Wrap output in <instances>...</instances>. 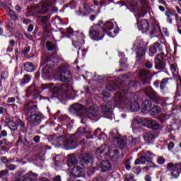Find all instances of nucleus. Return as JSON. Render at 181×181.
<instances>
[{
    "mask_svg": "<svg viewBox=\"0 0 181 181\" xmlns=\"http://www.w3.org/2000/svg\"><path fill=\"white\" fill-rule=\"evenodd\" d=\"M175 148V143L173 141H170L168 145V151H172V149Z\"/></svg>",
    "mask_w": 181,
    "mask_h": 181,
    "instance_id": "nucleus-62",
    "label": "nucleus"
},
{
    "mask_svg": "<svg viewBox=\"0 0 181 181\" xmlns=\"http://www.w3.org/2000/svg\"><path fill=\"white\" fill-rule=\"evenodd\" d=\"M117 145L120 148V149L125 148V146H127V140L121 138L118 139Z\"/></svg>",
    "mask_w": 181,
    "mask_h": 181,
    "instance_id": "nucleus-43",
    "label": "nucleus"
},
{
    "mask_svg": "<svg viewBox=\"0 0 181 181\" xmlns=\"http://www.w3.org/2000/svg\"><path fill=\"white\" fill-rule=\"evenodd\" d=\"M24 68L25 71H28V73H32V71H35V67L33 66V64L30 62H26L24 64Z\"/></svg>",
    "mask_w": 181,
    "mask_h": 181,
    "instance_id": "nucleus-34",
    "label": "nucleus"
},
{
    "mask_svg": "<svg viewBox=\"0 0 181 181\" xmlns=\"http://www.w3.org/2000/svg\"><path fill=\"white\" fill-rule=\"evenodd\" d=\"M6 136H8V132H6V130H2L0 133V139Z\"/></svg>",
    "mask_w": 181,
    "mask_h": 181,
    "instance_id": "nucleus-59",
    "label": "nucleus"
},
{
    "mask_svg": "<svg viewBox=\"0 0 181 181\" xmlns=\"http://www.w3.org/2000/svg\"><path fill=\"white\" fill-rule=\"evenodd\" d=\"M19 181H37V174L30 171L22 177Z\"/></svg>",
    "mask_w": 181,
    "mask_h": 181,
    "instance_id": "nucleus-17",
    "label": "nucleus"
},
{
    "mask_svg": "<svg viewBox=\"0 0 181 181\" xmlns=\"http://www.w3.org/2000/svg\"><path fill=\"white\" fill-rule=\"evenodd\" d=\"M59 78L63 83H69L71 80V73L67 70L66 66H59Z\"/></svg>",
    "mask_w": 181,
    "mask_h": 181,
    "instance_id": "nucleus-5",
    "label": "nucleus"
},
{
    "mask_svg": "<svg viewBox=\"0 0 181 181\" xmlns=\"http://www.w3.org/2000/svg\"><path fill=\"white\" fill-rule=\"evenodd\" d=\"M144 66L146 67V69H152V67H153V64L149 61H147L144 64Z\"/></svg>",
    "mask_w": 181,
    "mask_h": 181,
    "instance_id": "nucleus-60",
    "label": "nucleus"
},
{
    "mask_svg": "<svg viewBox=\"0 0 181 181\" xmlns=\"http://www.w3.org/2000/svg\"><path fill=\"white\" fill-rule=\"evenodd\" d=\"M69 84L64 83L59 86H55L52 89L53 97L58 98H66L67 97V91H69Z\"/></svg>",
    "mask_w": 181,
    "mask_h": 181,
    "instance_id": "nucleus-3",
    "label": "nucleus"
},
{
    "mask_svg": "<svg viewBox=\"0 0 181 181\" xmlns=\"http://www.w3.org/2000/svg\"><path fill=\"white\" fill-rule=\"evenodd\" d=\"M113 101L120 108H127L134 112L141 110V105L136 102V95L134 93L129 92L127 89H122L117 92Z\"/></svg>",
    "mask_w": 181,
    "mask_h": 181,
    "instance_id": "nucleus-1",
    "label": "nucleus"
},
{
    "mask_svg": "<svg viewBox=\"0 0 181 181\" xmlns=\"http://www.w3.org/2000/svg\"><path fill=\"white\" fill-rule=\"evenodd\" d=\"M46 47L47 49V50H55V54L56 53H57V51L56 50V45H54L53 42H50V41H47L46 42Z\"/></svg>",
    "mask_w": 181,
    "mask_h": 181,
    "instance_id": "nucleus-38",
    "label": "nucleus"
},
{
    "mask_svg": "<svg viewBox=\"0 0 181 181\" xmlns=\"http://www.w3.org/2000/svg\"><path fill=\"white\" fill-rule=\"evenodd\" d=\"M33 100H28L25 106H24V108L25 110H28V112H35V111H36V110H37V105H30V104H33Z\"/></svg>",
    "mask_w": 181,
    "mask_h": 181,
    "instance_id": "nucleus-26",
    "label": "nucleus"
},
{
    "mask_svg": "<svg viewBox=\"0 0 181 181\" xmlns=\"http://www.w3.org/2000/svg\"><path fill=\"white\" fill-rule=\"evenodd\" d=\"M41 23L42 25H47L49 23V16H45L41 17Z\"/></svg>",
    "mask_w": 181,
    "mask_h": 181,
    "instance_id": "nucleus-49",
    "label": "nucleus"
},
{
    "mask_svg": "<svg viewBox=\"0 0 181 181\" xmlns=\"http://www.w3.org/2000/svg\"><path fill=\"white\" fill-rule=\"evenodd\" d=\"M167 170L173 171L175 170V163H169L167 164Z\"/></svg>",
    "mask_w": 181,
    "mask_h": 181,
    "instance_id": "nucleus-53",
    "label": "nucleus"
},
{
    "mask_svg": "<svg viewBox=\"0 0 181 181\" xmlns=\"http://www.w3.org/2000/svg\"><path fill=\"white\" fill-rule=\"evenodd\" d=\"M70 112L72 114H76L78 117H83L84 112H86V109L84 106L80 103H74L69 108Z\"/></svg>",
    "mask_w": 181,
    "mask_h": 181,
    "instance_id": "nucleus-7",
    "label": "nucleus"
},
{
    "mask_svg": "<svg viewBox=\"0 0 181 181\" xmlns=\"http://www.w3.org/2000/svg\"><path fill=\"white\" fill-rule=\"evenodd\" d=\"M172 84V78H164L162 79L160 83V90H165L168 86H170Z\"/></svg>",
    "mask_w": 181,
    "mask_h": 181,
    "instance_id": "nucleus-25",
    "label": "nucleus"
},
{
    "mask_svg": "<svg viewBox=\"0 0 181 181\" xmlns=\"http://www.w3.org/2000/svg\"><path fill=\"white\" fill-rule=\"evenodd\" d=\"M71 175L74 177H81V176H83V168L78 166L74 167L71 170Z\"/></svg>",
    "mask_w": 181,
    "mask_h": 181,
    "instance_id": "nucleus-24",
    "label": "nucleus"
},
{
    "mask_svg": "<svg viewBox=\"0 0 181 181\" xmlns=\"http://www.w3.org/2000/svg\"><path fill=\"white\" fill-rule=\"evenodd\" d=\"M6 168H7V169H9V170H15L17 167L13 164H6Z\"/></svg>",
    "mask_w": 181,
    "mask_h": 181,
    "instance_id": "nucleus-61",
    "label": "nucleus"
},
{
    "mask_svg": "<svg viewBox=\"0 0 181 181\" xmlns=\"http://www.w3.org/2000/svg\"><path fill=\"white\" fill-rule=\"evenodd\" d=\"M150 98H151V100L154 101V103H156V104H160V103H162V98H160L159 95H158V93L156 92Z\"/></svg>",
    "mask_w": 181,
    "mask_h": 181,
    "instance_id": "nucleus-39",
    "label": "nucleus"
},
{
    "mask_svg": "<svg viewBox=\"0 0 181 181\" xmlns=\"http://www.w3.org/2000/svg\"><path fill=\"white\" fill-rule=\"evenodd\" d=\"M16 122L17 124V128H19L21 132L26 134V132H28V127H26L25 122L22 121L21 119H16Z\"/></svg>",
    "mask_w": 181,
    "mask_h": 181,
    "instance_id": "nucleus-20",
    "label": "nucleus"
},
{
    "mask_svg": "<svg viewBox=\"0 0 181 181\" xmlns=\"http://www.w3.org/2000/svg\"><path fill=\"white\" fill-rule=\"evenodd\" d=\"M148 12H149V7L147 5H144L142 7L141 11H139L136 16H138V18H144L145 15L148 13Z\"/></svg>",
    "mask_w": 181,
    "mask_h": 181,
    "instance_id": "nucleus-32",
    "label": "nucleus"
},
{
    "mask_svg": "<svg viewBox=\"0 0 181 181\" xmlns=\"http://www.w3.org/2000/svg\"><path fill=\"white\" fill-rule=\"evenodd\" d=\"M51 139L54 144H57L58 145H63L66 142V137L64 136L57 137L56 135H54L51 137Z\"/></svg>",
    "mask_w": 181,
    "mask_h": 181,
    "instance_id": "nucleus-23",
    "label": "nucleus"
},
{
    "mask_svg": "<svg viewBox=\"0 0 181 181\" xmlns=\"http://www.w3.org/2000/svg\"><path fill=\"white\" fill-rule=\"evenodd\" d=\"M151 105L152 102H151V100H144L141 106V112H143L144 114L146 113V111H149V110H151Z\"/></svg>",
    "mask_w": 181,
    "mask_h": 181,
    "instance_id": "nucleus-27",
    "label": "nucleus"
},
{
    "mask_svg": "<svg viewBox=\"0 0 181 181\" xmlns=\"http://www.w3.org/2000/svg\"><path fill=\"white\" fill-rule=\"evenodd\" d=\"M156 92L152 89L151 86H148L144 88V93L147 97L150 98L156 93Z\"/></svg>",
    "mask_w": 181,
    "mask_h": 181,
    "instance_id": "nucleus-33",
    "label": "nucleus"
},
{
    "mask_svg": "<svg viewBox=\"0 0 181 181\" xmlns=\"http://www.w3.org/2000/svg\"><path fill=\"white\" fill-rule=\"evenodd\" d=\"M139 119L134 118L132 121V128H137L138 125H139Z\"/></svg>",
    "mask_w": 181,
    "mask_h": 181,
    "instance_id": "nucleus-51",
    "label": "nucleus"
},
{
    "mask_svg": "<svg viewBox=\"0 0 181 181\" xmlns=\"http://www.w3.org/2000/svg\"><path fill=\"white\" fill-rule=\"evenodd\" d=\"M54 6V0H42L36 6V13H47V11Z\"/></svg>",
    "mask_w": 181,
    "mask_h": 181,
    "instance_id": "nucleus-2",
    "label": "nucleus"
},
{
    "mask_svg": "<svg viewBox=\"0 0 181 181\" xmlns=\"http://www.w3.org/2000/svg\"><path fill=\"white\" fill-rule=\"evenodd\" d=\"M80 162L83 165H88L90 162L93 161V156L90 153H82L78 157Z\"/></svg>",
    "mask_w": 181,
    "mask_h": 181,
    "instance_id": "nucleus-16",
    "label": "nucleus"
},
{
    "mask_svg": "<svg viewBox=\"0 0 181 181\" xmlns=\"http://www.w3.org/2000/svg\"><path fill=\"white\" fill-rule=\"evenodd\" d=\"M148 128H151L152 129H158L159 128V123L157 121L152 119H147L146 121Z\"/></svg>",
    "mask_w": 181,
    "mask_h": 181,
    "instance_id": "nucleus-31",
    "label": "nucleus"
},
{
    "mask_svg": "<svg viewBox=\"0 0 181 181\" xmlns=\"http://www.w3.org/2000/svg\"><path fill=\"white\" fill-rule=\"evenodd\" d=\"M27 119L30 125H32L33 127H35V125H39L40 122H42V114H32L28 116Z\"/></svg>",
    "mask_w": 181,
    "mask_h": 181,
    "instance_id": "nucleus-9",
    "label": "nucleus"
},
{
    "mask_svg": "<svg viewBox=\"0 0 181 181\" xmlns=\"http://www.w3.org/2000/svg\"><path fill=\"white\" fill-rule=\"evenodd\" d=\"M9 175V170H2L0 171V179H3L4 177H6Z\"/></svg>",
    "mask_w": 181,
    "mask_h": 181,
    "instance_id": "nucleus-47",
    "label": "nucleus"
},
{
    "mask_svg": "<svg viewBox=\"0 0 181 181\" xmlns=\"http://www.w3.org/2000/svg\"><path fill=\"white\" fill-rule=\"evenodd\" d=\"M109 156H110V158L115 161L118 159V150L117 149H112L110 151V153H109Z\"/></svg>",
    "mask_w": 181,
    "mask_h": 181,
    "instance_id": "nucleus-37",
    "label": "nucleus"
},
{
    "mask_svg": "<svg viewBox=\"0 0 181 181\" xmlns=\"http://www.w3.org/2000/svg\"><path fill=\"white\" fill-rule=\"evenodd\" d=\"M165 59V54L161 52L160 54L156 55L155 59V68L157 70H165V64L163 62Z\"/></svg>",
    "mask_w": 181,
    "mask_h": 181,
    "instance_id": "nucleus-10",
    "label": "nucleus"
},
{
    "mask_svg": "<svg viewBox=\"0 0 181 181\" xmlns=\"http://www.w3.org/2000/svg\"><path fill=\"white\" fill-rule=\"evenodd\" d=\"M84 134H86V128L79 127L74 135L78 138V139H80V138H81V135H84Z\"/></svg>",
    "mask_w": 181,
    "mask_h": 181,
    "instance_id": "nucleus-36",
    "label": "nucleus"
},
{
    "mask_svg": "<svg viewBox=\"0 0 181 181\" xmlns=\"http://www.w3.org/2000/svg\"><path fill=\"white\" fill-rule=\"evenodd\" d=\"M150 112H151V115H156V114H159L160 112V106L155 105L151 109Z\"/></svg>",
    "mask_w": 181,
    "mask_h": 181,
    "instance_id": "nucleus-42",
    "label": "nucleus"
},
{
    "mask_svg": "<svg viewBox=\"0 0 181 181\" xmlns=\"http://www.w3.org/2000/svg\"><path fill=\"white\" fill-rule=\"evenodd\" d=\"M33 100H40V94L39 93V90L37 93L33 94Z\"/></svg>",
    "mask_w": 181,
    "mask_h": 181,
    "instance_id": "nucleus-64",
    "label": "nucleus"
},
{
    "mask_svg": "<svg viewBox=\"0 0 181 181\" xmlns=\"http://www.w3.org/2000/svg\"><path fill=\"white\" fill-rule=\"evenodd\" d=\"M78 141V137H76L75 134H71L68 139H66V140H65L64 146L66 149H75V148L77 147V143Z\"/></svg>",
    "mask_w": 181,
    "mask_h": 181,
    "instance_id": "nucleus-6",
    "label": "nucleus"
},
{
    "mask_svg": "<svg viewBox=\"0 0 181 181\" xmlns=\"http://www.w3.org/2000/svg\"><path fill=\"white\" fill-rule=\"evenodd\" d=\"M111 148L107 145H103L100 148H99L96 151L97 155H99L100 158H103V156H106L107 155H110L111 152Z\"/></svg>",
    "mask_w": 181,
    "mask_h": 181,
    "instance_id": "nucleus-15",
    "label": "nucleus"
},
{
    "mask_svg": "<svg viewBox=\"0 0 181 181\" xmlns=\"http://www.w3.org/2000/svg\"><path fill=\"white\" fill-rule=\"evenodd\" d=\"M144 156L146 158V162H151V160H152V156H153V153L147 151L144 154Z\"/></svg>",
    "mask_w": 181,
    "mask_h": 181,
    "instance_id": "nucleus-45",
    "label": "nucleus"
},
{
    "mask_svg": "<svg viewBox=\"0 0 181 181\" xmlns=\"http://www.w3.org/2000/svg\"><path fill=\"white\" fill-rule=\"evenodd\" d=\"M143 137L146 142H153L158 138V134L156 131H151V132H145Z\"/></svg>",
    "mask_w": 181,
    "mask_h": 181,
    "instance_id": "nucleus-13",
    "label": "nucleus"
},
{
    "mask_svg": "<svg viewBox=\"0 0 181 181\" xmlns=\"http://www.w3.org/2000/svg\"><path fill=\"white\" fill-rule=\"evenodd\" d=\"M171 175L173 176V177H174V179H177L179 177V171L177 170H173Z\"/></svg>",
    "mask_w": 181,
    "mask_h": 181,
    "instance_id": "nucleus-55",
    "label": "nucleus"
},
{
    "mask_svg": "<svg viewBox=\"0 0 181 181\" xmlns=\"http://www.w3.org/2000/svg\"><path fill=\"white\" fill-rule=\"evenodd\" d=\"M8 127L11 131H18V124H16V120H15V122L10 121L8 124Z\"/></svg>",
    "mask_w": 181,
    "mask_h": 181,
    "instance_id": "nucleus-40",
    "label": "nucleus"
},
{
    "mask_svg": "<svg viewBox=\"0 0 181 181\" xmlns=\"http://www.w3.org/2000/svg\"><path fill=\"white\" fill-rule=\"evenodd\" d=\"M37 87H36V83H33L26 90H25V97H30L33 94H36L37 93Z\"/></svg>",
    "mask_w": 181,
    "mask_h": 181,
    "instance_id": "nucleus-18",
    "label": "nucleus"
},
{
    "mask_svg": "<svg viewBox=\"0 0 181 181\" xmlns=\"http://www.w3.org/2000/svg\"><path fill=\"white\" fill-rule=\"evenodd\" d=\"M165 162H166V159H165V158H163L162 156H159L157 158V163H158V165H163V163H165Z\"/></svg>",
    "mask_w": 181,
    "mask_h": 181,
    "instance_id": "nucleus-56",
    "label": "nucleus"
},
{
    "mask_svg": "<svg viewBox=\"0 0 181 181\" xmlns=\"http://www.w3.org/2000/svg\"><path fill=\"white\" fill-rule=\"evenodd\" d=\"M166 119H168V115L166 114H161L159 117V120L160 122L163 123L165 122Z\"/></svg>",
    "mask_w": 181,
    "mask_h": 181,
    "instance_id": "nucleus-54",
    "label": "nucleus"
},
{
    "mask_svg": "<svg viewBox=\"0 0 181 181\" xmlns=\"http://www.w3.org/2000/svg\"><path fill=\"white\" fill-rule=\"evenodd\" d=\"M118 88V83L117 82H110L106 86V88L103 90V93L100 95L101 98L103 101L107 103L108 98L111 97L110 91H115Z\"/></svg>",
    "mask_w": 181,
    "mask_h": 181,
    "instance_id": "nucleus-4",
    "label": "nucleus"
},
{
    "mask_svg": "<svg viewBox=\"0 0 181 181\" xmlns=\"http://www.w3.org/2000/svg\"><path fill=\"white\" fill-rule=\"evenodd\" d=\"M8 15L13 21H18V16L16 15V13H15V11H13V10H9Z\"/></svg>",
    "mask_w": 181,
    "mask_h": 181,
    "instance_id": "nucleus-46",
    "label": "nucleus"
},
{
    "mask_svg": "<svg viewBox=\"0 0 181 181\" xmlns=\"http://www.w3.org/2000/svg\"><path fill=\"white\" fill-rule=\"evenodd\" d=\"M139 77L143 84H151V71L149 70L141 69Z\"/></svg>",
    "mask_w": 181,
    "mask_h": 181,
    "instance_id": "nucleus-8",
    "label": "nucleus"
},
{
    "mask_svg": "<svg viewBox=\"0 0 181 181\" xmlns=\"http://www.w3.org/2000/svg\"><path fill=\"white\" fill-rule=\"evenodd\" d=\"M89 35L92 39H95V40H101L103 37H104V35L100 36V33L94 28V26L91 27L89 31Z\"/></svg>",
    "mask_w": 181,
    "mask_h": 181,
    "instance_id": "nucleus-21",
    "label": "nucleus"
},
{
    "mask_svg": "<svg viewBox=\"0 0 181 181\" xmlns=\"http://www.w3.org/2000/svg\"><path fill=\"white\" fill-rule=\"evenodd\" d=\"M159 26L155 25V24H153L151 25V31L150 33V35L152 36V35H156V33H159Z\"/></svg>",
    "mask_w": 181,
    "mask_h": 181,
    "instance_id": "nucleus-44",
    "label": "nucleus"
},
{
    "mask_svg": "<svg viewBox=\"0 0 181 181\" xmlns=\"http://www.w3.org/2000/svg\"><path fill=\"white\" fill-rule=\"evenodd\" d=\"M30 46H27L26 47L22 49L21 52L23 53V54H28V53L30 52Z\"/></svg>",
    "mask_w": 181,
    "mask_h": 181,
    "instance_id": "nucleus-57",
    "label": "nucleus"
},
{
    "mask_svg": "<svg viewBox=\"0 0 181 181\" xmlns=\"http://www.w3.org/2000/svg\"><path fill=\"white\" fill-rule=\"evenodd\" d=\"M158 50H162V47H160V45L159 43H155L153 45L150 47L149 53H151V57L152 56H153V54H156Z\"/></svg>",
    "mask_w": 181,
    "mask_h": 181,
    "instance_id": "nucleus-29",
    "label": "nucleus"
},
{
    "mask_svg": "<svg viewBox=\"0 0 181 181\" xmlns=\"http://www.w3.org/2000/svg\"><path fill=\"white\" fill-rule=\"evenodd\" d=\"M32 80V78L28 74L24 75L23 78L21 79L20 82V86H25V84H28Z\"/></svg>",
    "mask_w": 181,
    "mask_h": 181,
    "instance_id": "nucleus-35",
    "label": "nucleus"
},
{
    "mask_svg": "<svg viewBox=\"0 0 181 181\" xmlns=\"http://www.w3.org/2000/svg\"><path fill=\"white\" fill-rule=\"evenodd\" d=\"M83 8L86 12H88V13H91V12H93V9H91L88 4H84Z\"/></svg>",
    "mask_w": 181,
    "mask_h": 181,
    "instance_id": "nucleus-58",
    "label": "nucleus"
},
{
    "mask_svg": "<svg viewBox=\"0 0 181 181\" xmlns=\"http://www.w3.org/2000/svg\"><path fill=\"white\" fill-rule=\"evenodd\" d=\"M86 114L89 118H98V119H100V110L97 107H87Z\"/></svg>",
    "mask_w": 181,
    "mask_h": 181,
    "instance_id": "nucleus-11",
    "label": "nucleus"
},
{
    "mask_svg": "<svg viewBox=\"0 0 181 181\" xmlns=\"http://www.w3.org/2000/svg\"><path fill=\"white\" fill-rule=\"evenodd\" d=\"M141 142V138L139 137H136L134 138L132 136H129L128 139V144L130 146H136V145H138Z\"/></svg>",
    "mask_w": 181,
    "mask_h": 181,
    "instance_id": "nucleus-30",
    "label": "nucleus"
},
{
    "mask_svg": "<svg viewBox=\"0 0 181 181\" xmlns=\"http://www.w3.org/2000/svg\"><path fill=\"white\" fill-rule=\"evenodd\" d=\"M114 29V23L111 21H107L105 23V27L103 28V33H107L108 36H112V33L109 30H112Z\"/></svg>",
    "mask_w": 181,
    "mask_h": 181,
    "instance_id": "nucleus-22",
    "label": "nucleus"
},
{
    "mask_svg": "<svg viewBox=\"0 0 181 181\" xmlns=\"http://www.w3.org/2000/svg\"><path fill=\"white\" fill-rule=\"evenodd\" d=\"M68 162L69 163H71V165H76L77 163V158L74 154H70L68 156Z\"/></svg>",
    "mask_w": 181,
    "mask_h": 181,
    "instance_id": "nucleus-41",
    "label": "nucleus"
},
{
    "mask_svg": "<svg viewBox=\"0 0 181 181\" xmlns=\"http://www.w3.org/2000/svg\"><path fill=\"white\" fill-rule=\"evenodd\" d=\"M130 7L132 8V12H136L138 11V3L136 1L132 2L130 4Z\"/></svg>",
    "mask_w": 181,
    "mask_h": 181,
    "instance_id": "nucleus-48",
    "label": "nucleus"
},
{
    "mask_svg": "<svg viewBox=\"0 0 181 181\" xmlns=\"http://www.w3.org/2000/svg\"><path fill=\"white\" fill-rule=\"evenodd\" d=\"M36 148H40L41 149H47L48 146L43 144H38L34 146V150L36 151Z\"/></svg>",
    "mask_w": 181,
    "mask_h": 181,
    "instance_id": "nucleus-63",
    "label": "nucleus"
},
{
    "mask_svg": "<svg viewBox=\"0 0 181 181\" xmlns=\"http://www.w3.org/2000/svg\"><path fill=\"white\" fill-rule=\"evenodd\" d=\"M136 18L137 21V26L139 28V30H143V32H146V30H149V23L146 19H143L139 22L138 19V16H136Z\"/></svg>",
    "mask_w": 181,
    "mask_h": 181,
    "instance_id": "nucleus-14",
    "label": "nucleus"
},
{
    "mask_svg": "<svg viewBox=\"0 0 181 181\" xmlns=\"http://www.w3.org/2000/svg\"><path fill=\"white\" fill-rule=\"evenodd\" d=\"M42 73L45 74V76H50V73H52V69H50L49 66H45L42 69Z\"/></svg>",
    "mask_w": 181,
    "mask_h": 181,
    "instance_id": "nucleus-50",
    "label": "nucleus"
},
{
    "mask_svg": "<svg viewBox=\"0 0 181 181\" xmlns=\"http://www.w3.org/2000/svg\"><path fill=\"white\" fill-rule=\"evenodd\" d=\"M146 50L144 47H141V45L138 46L136 49V57L137 60L141 61L145 57Z\"/></svg>",
    "mask_w": 181,
    "mask_h": 181,
    "instance_id": "nucleus-19",
    "label": "nucleus"
},
{
    "mask_svg": "<svg viewBox=\"0 0 181 181\" xmlns=\"http://www.w3.org/2000/svg\"><path fill=\"white\" fill-rule=\"evenodd\" d=\"M101 112L106 118H111V117H112V109H111V106L107 103L102 105Z\"/></svg>",
    "mask_w": 181,
    "mask_h": 181,
    "instance_id": "nucleus-12",
    "label": "nucleus"
},
{
    "mask_svg": "<svg viewBox=\"0 0 181 181\" xmlns=\"http://www.w3.org/2000/svg\"><path fill=\"white\" fill-rule=\"evenodd\" d=\"M99 168H102L103 172H107L111 169V163L110 160L102 161L99 165Z\"/></svg>",
    "mask_w": 181,
    "mask_h": 181,
    "instance_id": "nucleus-28",
    "label": "nucleus"
},
{
    "mask_svg": "<svg viewBox=\"0 0 181 181\" xmlns=\"http://www.w3.org/2000/svg\"><path fill=\"white\" fill-rule=\"evenodd\" d=\"M53 86H54L53 83H47V84L42 83V84L41 85V88H42V90H47V89H49V88H52Z\"/></svg>",
    "mask_w": 181,
    "mask_h": 181,
    "instance_id": "nucleus-52",
    "label": "nucleus"
}]
</instances>
